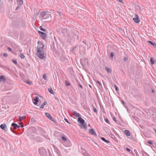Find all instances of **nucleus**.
Returning a JSON list of instances; mask_svg holds the SVG:
<instances>
[{"label":"nucleus","instance_id":"obj_3","mask_svg":"<svg viewBox=\"0 0 156 156\" xmlns=\"http://www.w3.org/2000/svg\"><path fill=\"white\" fill-rule=\"evenodd\" d=\"M38 151L40 154L42 156H46L47 155V152L43 147H41L39 148Z\"/></svg>","mask_w":156,"mask_h":156},{"label":"nucleus","instance_id":"obj_26","mask_svg":"<svg viewBox=\"0 0 156 156\" xmlns=\"http://www.w3.org/2000/svg\"><path fill=\"white\" fill-rule=\"evenodd\" d=\"M25 82L29 84L30 85H31V82L30 81H29L27 80H26L25 81Z\"/></svg>","mask_w":156,"mask_h":156},{"label":"nucleus","instance_id":"obj_10","mask_svg":"<svg viewBox=\"0 0 156 156\" xmlns=\"http://www.w3.org/2000/svg\"><path fill=\"white\" fill-rule=\"evenodd\" d=\"M38 97L37 96L35 98L34 100V101H35V102H34V104L35 105H37L38 101Z\"/></svg>","mask_w":156,"mask_h":156},{"label":"nucleus","instance_id":"obj_19","mask_svg":"<svg viewBox=\"0 0 156 156\" xmlns=\"http://www.w3.org/2000/svg\"><path fill=\"white\" fill-rule=\"evenodd\" d=\"M150 62H151V63L152 65H153L154 63V60L153 59V58L151 57L150 58Z\"/></svg>","mask_w":156,"mask_h":156},{"label":"nucleus","instance_id":"obj_35","mask_svg":"<svg viewBox=\"0 0 156 156\" xmlns=\"http://www.w3.org/2000/svg\"><path fill=\"white\" fill-rule=\"evenodd\" d=\"M19 124L20 125V127H23V125L22 122H20Z\"/></svg>","mask_w":156,"mask_h":156},{"label":"nucleus","instance_id":"obj_56","mask_svg":"<svg viewBox=\"0 0 156 156\" xmlns=\"http://www.w3.org/2000/svg\"><path fill=\"white\" fill-rule=\"evenodd\" d=\"M83 43H84V42H83Z\"/></svg>","mask_w":156,"mask_h":156},{"label":"nucleus","instance_id":"obj_41","mask_svg":"<svg viewBox=\"0 0 156 156\" xmlns=\"http://www.w3.org/2000/svg\"><path fill=\"white\" fill-rule=\"evenodd\" d=\"M96 83L99 84L100 86H101V84L98 81H96Z\"/></svg>","mask_w":156,"mask_h":156},{"label":"nucleus","instance_id":"obj_28","mask_svg":"<svg viewBox=\"0 0 156 156\" xmlns=\"http://www.w3.org/2000/svg\"><path fill=\"white\" fill-rule=\"evenodd\" d=\"M114 53H113V52H112L111 54V55H110V57L112 58L113 56H114Z\"/></svg>","mask_w":156,"mask_h":156},{"label":"nucleus","instance_id":"obj_54","mask_svg":"<svg viewBox=\"0 0 156 156\" xmlns=\"http://www.w3.org/2000/svg\"><path fill=\"white\" fill-rule=\"evenodd\" d=\"M155 133H156V129L154 130Z\"/></svg>","mask_w":156,"mask_h":156},{"label":"nucleus","instance_id":"obj_44","mask_svg":"<svg viewBox=\"0 0 156 156\" xmlns=\"http://www.w3.org/2000/svg\"><path fill=\"white\" fill-rule=\"evenodd\" d=\"M8 50H9L10 51H11V50H12V49L10 48L9 47L8 48Z\"/></svg>","mask_w":156,"mask_h":156},{"label":"nucleus","instance_id":"obj_57","mask_svg":"<svg viewBox=\"0 0 156 156\" xmlns=\"http://www.w3.org/2000/svg\"><path fill=\"white\" fill-rule=\"evenodd\" d=\"M83 43H84V42H83Z\"/></svg>","mask_w":156,"mask_h":156},{"label":"nucleus","instance_id":"obj_18","mask_svg":"<svg viewBox=\"0 0 156 156\" xmlns=\"http://www.w3.org/2000/svg\"><path fill=\"white\" fill-rule=\"evenodd\" d=\"M50 17H51V15L49 14H48L47 15H46V16H44V18L43 19L44 20H45L47 19V18H49Z\"/></svg>","mask_w":156,"mask_h":156},{"label":"nucleus","instance_id":"obj_29","mask_svg":"<svg viewBox=\"0 0 156 156\" xmlns=\"http://www.w3.org/2000/svg\"><path fill=\"white\" fill-rule=\"evenodd\" d=\"M65 82H66V86H69L70 85V83L69 82L67 81H66Z\"/></svg>","mask_w":156,"mask_h":156},{"label":"nucleus","instance_id":"obj_51","mask_svg":"<svg viewBox=\"0 0 156 156\" xmlns=\"http://www.w3.org/2000/svg\"><path fill=\"white\" fill-rule=\"evenodd\" d=\"M122 103L123 104H125V102L123 101H122Z\"/></svg>","mask_w":156,"mask_h":156},{"label":"nucleus","instance_id":"obj_4","mask_svg":"<svg viewBox=\"0 0 156 156\" xmlns=\"http://www.w3.org/2000/svg\"><path fill=\"white\" fill-rule=\"evenodd\" d=\"M133 19L134 21L136 23H138L140 21V18L136 14H135L134 17L133 18Z\"/></svg>","mask_w":156,"mask_h":156},{"label":"nucleus","instance_id":"obj_21","mask_svg":"<svg viewBox=\"0 0 156 156\" xmlns=\"http://www.w3.org/2000/svg\"><path fill=\"white\" fill-rule=\"evenodd\" d=\"M25 118L26 117L25 116H23V117L20 116L19 117V120L20 121H21L22 119Z\"/></svg>","mask_w":156,"mask_h":156},{"label":"nucleus","instance_id":"obj_40","mask_svg":"<svg viewBox=\"0 0 156 156\" xmlns=\"http://www.w3.org/2000/svg\"><path fill=\"white\" fill-rule=\"evenodd\" d=\"M79 86L80 87V88L81 89H83V87L81 85V84H79Z\"/></svg>","mask_w":156,"mask_h":156},{"label":"nucleus","instance_id":"obj_38","mask_svg":"<svg viewBox=\"0 0 156 156\" xmlns=\"http://www.w3.org/2000/svg\"><path fill=\"white\" fill-rule=\"evenodd\" d=\"M93 111H94L95 112V113H97V110L95 108H94V109H93Z\"/></svg>","mask_w":156,"mask_h":156},{"label":"nucleus","instance_id":"obj_48","mask_svg":"<svg viewBox=\"0 0 156 156\" xmlns=\"http://www.w3.org/2000/svg\"><path fill=\"white\" fill-rule=\"evenodd\" d=\"M20 127V126L19 125H17V126H16V128H19Z\"/></svg>","mask_w":156,"mask_h":156},{"label":"nucleus","instance_id":"obj_34","mask_svg":"<svg viewBox=\"0 0 156 156\" xmlns=\"http://www.w3.org/2000/svg\"><path fill=\"white\" fill-rule=\"evenodd\" d=\"M134 151L136 154V156H139V153L136 151H135V150H134Z\"/></svg>","mask_w":156,"mask_h":156},{"label":"nucleus","instance_id":"obj_32","mask_svg":"<svg viewBox=\"0 0 156 156\" xmlns=\"http://www.w3.org/2000/svg\"><path fill=\"white\" fill-rule=\"evenodd\" d=\"M105 122H107V123L109 124V121L108 120V119L107 118H106V119H105Z\"/></svg>","mask_w":156,"mask_h":156},{"label":"nucleus","instance_id":"obj_25","mask_svg":"<svg viewBox=\"0 0 156 156\" xmlns=\"http://www.w3.org/2000/svg\"><path fill=\"white\" fill-rule=\"evenodd\" d=\"M128 60V58L126 57H124L122 58V60L124 62H126Z\"/></svg>","mask_w":156,"mask_h":156},{"label":"nucleus","instance_id":"obj_49","mask_svg":"<svg viewBox=\"0 0 156 156\" xmlns=\"http://www.w3.org/2000/svg\"><path fill=\"white\" fill-rule=\"evenodd\" d=\"M89 86L90 87L91 89V88H92L91 86V85H90V84H89Z\"/></svg>","mask_w":156,"mask_h":156},{"label":"nucleus","instance_id":"obj_11","mask_svg":"<svg viewBox=\"0 0 156 156\" xmlns=\"http://www.w3.org/2000/svg\"><path fill=\"white\" fill-rule=\"evenodd\" d=\"M17 4L19 6H21L23 4V1L22 0H17Z\"/></svg>","mask_w":156,"mask_h":156},{"label":"nucleus","instance_id":"obj_2","mask_svg":"<svg viewBox=\"0 0 156 156\" xmlns=\"http://www.w3.org/2000/svg\"><path fill=\"white\" fill-rule=\"evenodd\" d=\"M73 113L75 116L78 117L77 122L81 124V127L83 128L84 129H86L87 128L86 122H85L84 120L80 117V114L75 111H73Z\"/></svg>","mask_w":156,"mask_h":156},{"label":"nucleus","instance_id":"obj_50","mask_svg":"<svg viewBox=\"0 0 156 156\" xmlns=\"http://www.w3.org/2000/svg\"><path fill=\"white\" fill-rule=\"evenodd\" d=\"M10 129H11V131L12 132H13V133H14V131H13V130H12V128H11H11H10Z\"/></svg>","mask_w":156,"mask_h":156},{"label":"nucleus","instance_id":"obj_7","mask_svg":"<svg viewBox=\"0 0 156 156\" xmlns=\"http://www.w3.org/2000/svg\"><path fill=\"white\" fill-rule=\"evenodd\" d=\"M0 128L5 131H7L8 129L6 125L5 124H2L0 126Z\"/></svg>","mask_w":156,"mask_h":156},{"label":"nucleus","instance_id":"obj_14","mask_svg":"<svg viewBox=\"0 0 156 156\" xmlns=\"http://www.w3.org/2000/svg\"><path fill=\"white\" fill-rule=\"evenodd\" d=\"M46 15V12H42L40 13V15L41 17H44Z\"/></svg>","mask_w":156,"mask_h":156},{"label":"nucleus","instance_id":"obj_8","mask_svg":"<svg viewBox=\"0 0 156 156\" xmlns=\"http://www.w3.org/2000/svg\"><path fill=\"white\" fill-rule=\"evenodd\" d=\"M89 133L90 134H92L95 136H97V134L93 129H89Z\"/></svg>","mask_w":156,"mask_h":156},{"label":"nucleus","instance_id":"obj_37","mask_svg":"<svg viewBox=\"0 0 156 156\" xmlns=\"http://www.w3.org/2000/svg\"><path fill=\"white\" fill-rule=\"evenodd\" d=\"M3 56H4V57H7V56H8V55H7V53H4L3 54Z\"/></svg>","mask_w":156,"mask_h":156},{"label":"nucleus","instance_id":"obj_27","mask_svg":"<svg viewBox=\"0 0 156 156\" xmlns=\"http://www.w3.org/2000/svg\"><path fill=\"white\" fill-rule=\"evenodd\" d=\"M13 63L15 65H17V62L15 59H13L12 60Z\"/></svg>","mask_w":156,"mask_h":156},{"label":"nucleus","instance_id":"obj_1","mask_svg":"<svg viewBox=\"0 0 156 156\" xmlns=\"http://www.w3.org/2000/svg\"><path fill=\"white\" fill-rule=\"evenodd\" d=\"M38 42L37 48L36 49V54L37 56L39 58L43 59L44 57L45 54L44 52V45L42 43H39Z\"/></svg>","mask_w":156,"mask_h":156},{"label":"nucleus","instance_id":"obj_15","mask_svg":"<svg viewBox=\"0 0 156 156\" xmlns=\"http://www.w3.org/2000/svg\"><path fill=\"white\" fill-rule=\"evenodd\" d=\"M105 69L107 72L109 73H111L112 72V70L108 67H105Z\"/></svg>","mask_w":156,"mask_h":156},{"label":"nucleus","instance_id":"obj_31","mask_svg":"<svg viewBox=\"0 0 156 156\" xmlns=\"http://www.w3.org/2000/svg\"><path fill=\"white\" fill-rule=\"evenodd\" d=\"M62 139L64 141H66L67 140L66 138L63 136L62 137Z\"/></svg>","mask_w":156,"mask_h":156},{"label":"nucleus","instance_id":"obj_53","mask_svg":"<svg viewBox=\"0 0 156 156\" xmlns=\"http://www.w3.org/2000/svg\"><path fill=\"white\" fill-rule=\"evenodd\" d=\"M152 92H154V90H152Z\"/></svg>","mask_w":156,"mask_h":156},{"label":"nucleus","instance_id":"obj_13","mask_svg":"<svg viewBox=\"0 0 156 156\" xmlns=\"http://www.w3.org/2000/svg\"><path fill=\"white\" fill-rule=\"evenodd\" d=\"M124 133L126 135L128 136H129L130 134L129 131V130H125Z\"/></svg>","mask_w":156,"mask_h":156},{"label":"nucleus","instance_id":"obj_24","mask_svg":"<svg viewBox=\"0 0 156 156\" xmlns=\"http://www.w3.org/2000/svg\"><path fill=\"white\" fill-rule=\"evenodd\" d=\"M40 29L41 30V31H46V29H44L43 28H42V27H41V26H40Z\"/></svg>","mask_w":156,"mask_h":156},{"label":"nucleus","instance_id":"obj_12","mask_svg":"<svg viewBox=\"0 0 156 156\" xmlns=\"http://www.w3.org/2000/svg\"><path fill=\"white\" fill-rule=\"evenodd\" d=\"M11 126L13 127L14 129H16V126H17V124L13 122L11 124Z\"/></svg>","mask_w":156,"mask_h":156},{"label":"nucleus","instance_id":"obj_42","mask_svg":"<svg viewBox=\"0 0 156 156\" xmlns=\"http://www.w3.org/2000/svg\"><path fill=\"white\" fill-rule=\"evenodd\" d=\"M126 150L128 151H130V149H129V148H126Z\"/></svg>","mask_w":156,"mask_h":156},{"label":"nucleus","instance_id":"obj_23","mask_svg":"<svg viewBox=\"0 0 156 156\" xmlns=\"http://www.w3.org/2000/svg\"><path fill=\"white\" fill-rule=\"evenodd\" d=\"M43 78L45 80H46L47 79V76L46 75V74H44L43 75Z\"/></svg>","mask_w":156,"mask_h":156},{"label":"nucleus","instance_id":"obj_47","mask_svg":"<svg viewBox=\"0 0 156 156\" xmlns=\"http://www.w3.org/2000/svg\"><path fill=\"white\" fill-rule=\"evenodd\" d=\"M117 0L119 1L120 2H122V0Z\"/></svg>","mask_w":156,"mask_h":156},{"label":"nucleus","instance_id":"obj_6","mask_svg":"<svg viewBox=\"0 0 156 156\" xmlns=\"http://www.w3.org/2000/svg\"><path fill=\"white\" fill-rule=\"evenodd\" d=\"M38 32L40 34L41 37L43 39H45L46 38V34L45 33L40 31H38Z\"/></svg>","mask_w":156,"mask_h":156},{"label":"nucleus","instance_id":"obj_9","mask_svg":"<svg viewBox=\"0 0 156 156\" xmlns=\"http://www.w3.org/2000/svg\"><path fill=\"white\" fill-rule=\"evenodd\" d=\"M6 80V78L5 76L3 75L1 76L0 77V81L2 82H5Z\"/></svg>","mask_w":156,"mask_h":156},{"label":"nucleus","instance_id":"obj_36","mask_svg":"<svg viewBox=\"0 0 156 156\" xmlns=\"http://www.w3.org/2000/svg\"><path fill=\"white\" fill-rule=\"evenodd\" d=\"M64 119H65V120L66 121V122L67 123H70L69 122V120L68 119H67L66 118H65Z\"/></svg>","mask_w":156,"mask_h":156},{"label":"nucleus","instance_id":"obj_22","mask_svg":"<svg viewBox=\"0 0 156 156\" xmlns=\"http://www.w3.org/2000/svg\"><path fill=\"white\" fill-rule=\"evenodd\" d=\"M20 56L22 59H23L25 58L24 55L22 53L20 54Z\"/></svg>","mask_w":156,"mask_h":156},{"label":"nucleus","instance_id":"obj_5","mask_svg":"<svg viewBox=\"0 0 156 156\" xmlns=\"http://www.w3.org/2000/svg\"><path fill=\"white\" fill-rule=\"evenodd\" d=\"M45 115L50 120L54 122H55V121L54 118L51 116L49 113L46 112L45 113Z\"/></svg>","mask_w":156,"mask_h":156},{"label":"nucleus","instance_id":"obj_39","mask_svg":"<svg viewBox=\"0 0 156 156\" xmlns=\"http://www.w3.org/2000/svg\"><path fill=\"white\" fill-rule=\"evenodd\" d=\"M147 143H148V144H152V143L151 141H147Z\"/></svg>","mask_w":156,"mask_h":156},{"label":"nucleus","instance_id":"obj_43","mask_svg":"<svg viewBox=\"0 0 156 156\" xmlns=\"http://www.w3.org/2000/svg\"><path fill=\"white\" fill-rule=\"evenodd\" d=\"M113 119L114 121H115V122H116L117 121L116 120V119L115 118H114Z\"/></svg>","mask_w":156,"mask_h":156},{"label":"nucleus","instance_id":"obj_17","mask_svg":"<svg viewBox=\"0 0 156 156\" xmlns=\"http://www.w3.org/2000/svg\"><path fill=\"white\" fill-rule=\"evenodd\" d=\"M47 104V102H44L43 103L40 107V108H43L44 106L46 105Z\"/></svg>","mask_w":156,"mask_h":156},{"label":"nucleus","instance_id":"obj_20","mask_svg":"<svg viewBox=\"0 0 156 156\" xmlns=\"http://www.w3.org/2000/svg\"><path fill=\"white\" fill-rule=\"evenodd\" d=\"M101 139L104 141L105 142H106V143H109V141L106 140L105 138L104 137H101Z\"/></svg>","mask_w":156,"mask_h":156},{"label":"nucleus","instance_id":"obj_55","mask_svg":"<svg viewBox=\"0 0 156 156\" xmlns=\"http://www.w3.org/2000/svg\"><path fill=\"white\" fill-rule=\"evenodd\" d=\"M83 43H84V42H83Z\"/></svg>","mask_w":156,"mask_h":156},{"label":"nucleus","instance_id":"obj_30","mask_svg":"<svg viewBox=\"0 0 156 156\" xmlns=\"http://www.w3.org/2000/svg\"><path fill=\"white\" fill-rule=\"evenodd\" d=\"M148 42H149V43H150L151 45H152L153 46L154 44V43H153L151 41H148Z\"/></svg>","mask_w":156,"mask_h":156},{"label":"nucleus","instance_id":"obj_33","mask_svg":"<svg viewBox=\"0 0 156 156\" xmlns=\"http://www.w3.org/2000/svg\"><path fill=\"white\" fill-rule=\"evenodd\" d=\"M114 87L115 88V90L116 91H117L118 90V88L115 85H114Z\"/></svg>","mask_w":156,"mask_h":156},{"label":"nucleus","instance_id":"obj_52","mask_svg":"<svg viewBox=\"0 0 156 156\" xmlns=\"http://www.w3.org/2000/svg\"><path fill=\"white\" fill-rule=\"evenodd\" d=\"M79 48H80V49H81V47L80 46H79Z\"/></svg>","mask_w":156,"mask_h":156},{"label":"nucleus","instance_id":"obj_46","mask_svg":"<svg viewBox=\"0 0 156 156\" xmlns=\"http://www.w3.org/2000/svg\"><path fill=\"white\" fill-rule=\"evenodd\" d=\"M156 48V44L154 43V45H153Z\"/></svg>","mask_w":156,"mask_h":156},{"label":"nucleus","instance_id":"obj_16","mask_svg":"<svg viewBox=\"0 0 156 156\" xmlns=\"http://www.w3.org/2000/svg\"><path fill=\"white\" fill-rule=\"evenodd\" d=\"M48 91L51 94H54V92L53 90L51 88H48Z\"/></svg>","mask_w":156,"mask_h":156},{"label":"nucleus","instance_id":"obj_45","mask_svg":"<svg viewBox=\"0 0 156 156\" xmlns=\"http://www.w3.org/2000/svg\"><path fill=\"white\" fill-rule=\"evenodd\" d=\"M19 6H19L18 5V6L16 8V10L17 9H19Z\"/></svg>","mask_w":156,"mask_h":156}]
</instances>
